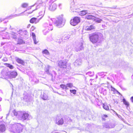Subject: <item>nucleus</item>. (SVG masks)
<instances>
[{"instance_id": "3", "label": "nucleus", "mask_w": 133, "mask_h": 133, "mask_svg": "<svg viewBox=\"0 0 133 133\" xmlns=\"http://www.w3.org/2000/svg\"><path fill=\"white\" fill-rule=\"evenodd\" d=\"M24 126L20 123H16L11 125L9 128L10 132L14 133H21L23 131Z\"/></svg>"}, {"instance_id": "52", "label": "nucleus", "mask_w": 133, "mask_h": 133, "mask_svg": "<svg viewBox=\"0 0 133 133\" xmlns=\"http://www.w3.org/2000/svg\"><path fill=\"white\" fill-rule=\"evenodd\" d=\"M32 12V11L31 12H28V14H30Z\"/></svg>"}, {"instance_id": "16", "label": "nucleus", "mask_w": 133, "mask_h": 133, "mask_svg": "<svg viewBox=\"0 0 133 133\" xmlns=\"http://www.w3.org/2000/svg\"><path fill=\"white\" fill-rule=\"evenodd\" d=\"M5 130V125L2 122H0V133L4 132Z\"/></svg>"}, {"instance_id": "11", "label": "nucleus", "mask_w": 133, "mask_h": 133, "mask_svg": "<svg viewBox=\"0 0 133 133\" xmlns=\"http://www.w3.org/2000/svg\"><path fill=\"white\" fill-rule=\"evenodd\" d=\"M42 18V17L39 18H37L35 17H32L30 19L29 22L31 23L36 24L39 23Z\"/></svg>"}, {"instance_id": "10", "label": "nucleus", "mask_w": 133, "mask_h": 133, "mask_svg": "<svg viewBox=\"0 0 133 133\" xmlns=\"http://www.w3.org/2000/svg\"><path fill=\"white\" fill-rule=\"evenodd\" d=\"M55 121L56 123L59 125H62L64 122L63 119L59 117H56Z\"/></svg>"}, {"instance_id": "28", "label": "nucleus", "mask_w": 133, "mask_h": 133, "mask_svg": "<svg viewBox=\"0 0 133 133\" xmlns=\"http://www.w3.org/2000/svg\"><path fill=\"white\" fill-rule=\"evenodd\" d=\"M94 21H95L96 22H97V23H101L102 21V19L98 18L94 19Z\"/></svg>"}, {"instance_id": "1", "label": "nucleus", "mask_w": 133, "mask_h": 133, "mask_svg": "<svg viewBox=\"0 0 133 133\" xmlns=\"http://www.w3.org/2000/svg\"><path fill=\"white\" fill-rule=\"evenodd\" d=\"M63 19V16H59L56 19L51 18L50 21L44 23L43 25V32L44 35H46L50 31H52L53 29L52 23L54 22L56 25L59 28L62 27L63 25L62 24Z\"/></svg>"}, {"instance_id": "5", "label": "nucleus", "mask_w": 133, "mask_h": 133, "mask_svg": "<svg viewBox=\"0 0 133 133\" xmlns=\"http://www.w3.org/2000/svg\"><path fill=\"white\" fill-rule=\"evenodd\" d=\"M17 33L19 34L20 40H21L20 42H24L22 40V39H26L28 37V32L26 30H19L17 31Z\"/></svg>"}, {"instance_id": "45", "label": "nucleus", "mask_w": 133, "mask_h": 133, "mask_svg": "<svg viewBox=\"0 0 133 133\" xmlns=\"http://www.w3.org/2000/svg\"><path fill=\"white\" fill-rule=\"evenodd\" d=\"M111 90L112 91H114L115 90V88H114V87H112V86L111 87Z\"/></svg>"}, {"instance_id": "53", "label": "nucleus", "mask_w": 133, "mask_h": 133, "mask_svg": "<svg viewBox=\"0 0 133 133\" xmlns=\"http://www.w3.org/2000/svg\"><path fill=\"white\" fill-rule=\"evenodd\" d=\"M113 111L114 112H115L116 113V115H117L118 116V114H117V113L116 112H115L114 111V110H113Z\"/></svg>"}, {"instance_id": "32", "label": "nucleus", "mask_w": 133, "mask_h": 133, "mask_svg": "<svg viewBox=\"0 0 133 133\" xmlns=\"http://www.w3.org/2000/svg\"><path fill=\"white\" fill-rule=\"evenodd\" d=\"M5 65L6 66L9 68L11 69H14V67L12 65L8 63H6Z\"/></svg>"}, {"instance_id": "34", "label": "nucleus", "mask_w": 133, "mask_h": 133, "mask_svg": "<svg viewBox=\"0 0 133 133\" xmlns=\"http://www.w3.org/2000/svg\"><path fill=\"white\" fill-rule=\"evenodd\" d=\"M70 35L68 34L64 35V39L65 40L67 41V40L69 39L70 38Z\"/></svg>"}, {"instance_id": "23", "label": "nucleus", "mask_w": 133, "mask_h": 133, "mask_svg": "<svg viewBox=\"0 0 133 133\" xmlns=\"http://www.w3.org/2000/svg\"><path fill=\"white\" fill-rule=\"evenodd\" d=\"M95 27L93 25H91L89 26H87L85 29L87 30H90L95 29Z\"/></svg>"}, {"instance_id": "57", "label": "nucleus", "mask_w": 133, "mask_h": 133, "mask_svg": "<svg viewBox=\"0 0 133 133\" xmlns=\"http://www.w3.org/2000/svg\"><path fill=\"white\" fill-rule=\"evenodd\" d=\"M10 28L11 29H12V28H11V26H10Z\"/></svg>"}, {"instance_id": "31", "label": "nucleus", "mask_w": 133, "mask_h": 133, "mask_svg": "<svg viewBox=\"0 0 133 133\" xmlns=\"http://www.w3.org/2000/svg\"><path fill=\"white\" fill-rule=\"evenodd\" d=\"M86 75H88L90 76H92L94 75V72H93L90 71L86 73Z\"/></svg>"}, {"instance_id": "17", "label": "nucleus", "mask_w": 133, "mask_h": 133, "mask_svg": "<svg viewBox=\"0 0 133 133\" xmlns=\"http://www.w3.org/2000/svg\"><path fill=\"white\" fill-rule=\"evenodd\" d=\"M41 9V10L39 12V14L40 16H42L41 17L42 18L44 15L45 9H46L45 5L44 6H43L42 8H40Z\"/></svg>"}, {"instance_id": "22", "label": "nucleus", "mask_w": 133, "mask_h": 133, "mask_svg": "<svg viewBox=\"0 0 133 133\" xmlns=\"http://www.w3.org/2000/svg\"><path fill=\"white\" fill-rule=\"evenodd\" d=\"M16 61L19 63L23 65H24V63L23 61L18 58H17L16 59Z\"/></svg>"}, {"instance_id": "35", "label": "nucleus", "mask_w": 133, "mask_h": 133, "mask_svg": "<svg viewBox=\"0 0 133 133\" xmlns=\"http://www.w3.org/2000/svg\"><path fill=\"white\" fill-rule=\"evenodd\" d=\"M28 5V4L27 3H24L21 4V6L23 8H26Z\"/></svg>"}, {"instance_id": "59", "label": "nucleus", "mask_w": 133, "mask_h": 133, "mask_svg": "<svg viewBox=\"0 0 133 133\" xmlns=\"http://www.w3.org/2000/svg\"><path fill=\"white\" fill-rule=\"evenodd\" d=\"M131 78H133V76H132Z\"/></svg>"}, {"instance_id": "44", "label": "nucleus", "mask_w": 133, "mask_h": 133, "mask_svg": "<svg viewBox=\"0 0 133 133\" xmlns=\"http://www.w3.org/2000/svg\"><path fill=\"white\" fill-rule=\"evenodd\" d=\"M98 75L100 76H101L103 74V72H100L98 73Z\"/></svg>"}, {"instance_id": "33", "label": "nucleus", "mask_w": 133, "mask_h": 133, "mask_svg": "<svg viewBox=\"0 0 133 133\" xmlns=\"http://www.w3.org/2000/svg\"><path fill=\"white\" fill-rule=\"evenodd\" d=\"M30 77L31 78H33L32 80L35 83H37L38 82V80H36V78L35 77V76L33 75L32 76H30Z\"/></svg>"}, {"instance_id": "12", "label": "nucleus", "mask_w": 133, "mask_h": 133, "mask_svg": "<svg viewBox=\"0 0 133 133\" xmlns=\"http://www.w3.org/2000/svg\"><path fill=\"white\" fill-rule=\"evenodd\" d=\"M41 97L43 100H46L48 99V96L47 95V91H45L43 92H42Z\"/></svg>"}, {"instance_id": "43", "label": "nucleus", "mask_w": 133, "mask_h": 133, "mask_svg": "<svg viewBox=\"0 0 133 133\" xmlns=\"http://www.w3.org/2000/svg\"><path fill=\"white\" fill-rule=\"evenodd\" d=\"M7 59L6 58H5L2 59V61H6Z\"/></svg>"}, {"instance_id": "47", "label": "nucleus", "mask_w": 133, "mask_h": 133, "mask_svg": "<svg viewBox=\"0 0 133 133\" xmlns=\"http://www.w3.org/2000/svg\"><path fill=\"white\" fill-rule=\"evenodd\" d=\"M30 26H31V25L30 24H28L27 26V28H29L30 27Z\"/></svg>"}, {"instance_id": "26", "label": "nucleus", "mask_w": 133, "mask_h": 133, "mask_svg": "<svg viewBox=\"0 0 133 133\" xmlns=\"http://www.w3.org/2000/svg\"><path fill=\"white\" fill-rule=\"evenodd\" d=\"M123 101L124 104L126 105L127 107L129 106V103L127 102L124 98L123 99Z\"/></svg>"}, {"instance_id": "19", "label": "nucleus", "mask_w": 133, "mask_h": 133, "mask_svg": "<svg viewBox=\"0 0 133 133\" xmlns=\"http://www.w3.org/2000/svg\"><path fill=\"white\" fill-rule=\"evenodd\" d=\"M14 35L12 34V37L15 39H18V40H20V38L19 37V34L17 32L16 33H13Z\"/></svg>"}, {"instance_id": "40", "label": "nucleus", "mask_w": 133, "mask_h": 133, "mask_svg": "<svg viewBox=\"0 0 133 133\" xmlns=\"http://www.w3.org/2000/svg\"><path fill=\"white\" fill-rule=\"evenodd\" d=\"M70 91L71 93H73L74 94H75L76 92V90L75 89L70 90Z\"/></svg>"}, {"instance_id": "37", "label": "nucleus", "mask_w": 133, "mask_h": 133, "mask_svg": "<svg viewBox=\"0 0 133 133\" xmlns=\"http://www.w3.org/2000/svg\"><path fill=\"white\" fill-rule=\"evenodd\" d=\"M61 87L63 89H68L66 85H65L62 84L61 85Z\"/></svg>"}, {"instance_id": "42", "label": "nucleus", "mask_w": 133, "mask_h": 133, "mask_svg": "<svg viewBox=\"0 0 133 133\" xmlns=\"http://www.w3.org/2000/svg\"><path fill=\"white\" fill-rule=\"evenodd\" d=\"M58 6L59 8L60 9H61L62 7V4L61 3H59L58 4Z\"/></svg>"}, {"instance_id": "50", "label": "nucleus", "mask_w": 133, "mask_h": 133, "mask_svg": "<svg viewBox=\"0 0 133 133\" xmlns=\"http://www.w3.org/2000/svg\"><path fill=\"white\" fill-rule=\"evenodd\" d=\"M104 117H107L108 116L107 115H104Z\"/></svg>"}, {"instance_id": "58", "label": "nucleus", "mask_w": 133, "mask_h": 133, "mask_svg": "<svg viewBox=\"0 0 133 133\" xmlns=\"http://www.w3.org/2000/svg\"><path fill=\"white\" fill-rule=\"evenodd\" d=\"M97 78V75L96 76V78Z\"/></svg>"}, {"instance_id": "29", "label": "nucleus", "mask_w": 133, "mask_h": 133, "mask_svg": "<svg viewBox=\"0 0 133 133\" xmlns=\"http://www.w3.org/2000/svg\"><path fill=\"white\" fill-rule=\"evenodd\" d=\"M42 53L43 54H45V55H48L49 54V52L46 49L43 50L42 52Z\"/></svg>"}, {"instance_id": "51", "label": "nucleus", "mask_w": 133, "mask_h": 133, "mask_svg": "<svg viewBox=\"0 0 133 133\" xmlns=\"http://www.w3.org/2000/svg\"><path fill=\"white\" fill-rule=\"evenodd\" d=\"M92 43L93 44H96V43L97 42H92Z\"/></svg>"}, {"instance_id": "24", "label": "nucleus", "mask_w": 133, "mask_h": 133, "mask_svg": "<svg viewBox=\"0 0 133 133\" xmlns=\"http://www.w3.org/2000/svg\"><path fill=\"white\" fill-rule=\"evenodd\" d=\"M94 16L91 15H88L86 17V18L88 19H92L94 20Z\"/></svg>"}, {"instance_id": "9", "label": "nucleus", "mask_w": 133, "mask_h": 133, "mask_svg": "<svg viewBox=\"0 0 133 133\" xmlns=\"http://www.w3.org/2000/svg\"><path fill=\"white\" fill-rule=\"evenodd\" d=\"M37 4V6H36V9H38L39 8H42L43 6H44L45 5H46V4H45V3H44L43 2V1L41 0H38L37 2L36 3L30 6V9H31L32 7L34 6L36 4Z\"/></svg>"}, {"instance_id": "2", "label": "nucleus", "mask_w": 133, "mask_h": 133, "mask_svg": "<svg viewBox=\"0 0 133 133\" xmlns=\"http://www.w3.org/2000/svg\"><path fill=\"white\" fill-rule=\"evenodd\" d=\"M12 112L14 116L19 120L22 121L29 120L32 118L28 113L24 111H17L15 110H14Z\"/></svg>"}, {"instance_id": "56", "label": "nucleus", "mask_w": 133, "mask_h": 133, "mask_svg": "<svg viewBox=\"0 0 133 133\" xmlns=\"http://www.w3.org/2000/svg\"><path fill=\"white\" fill-rule=\"evenodd\" d=\"M9 115V113H8V114H7V116H8ZM7 117H6V118H7Z\"/></svg>"}, {"instance_id": "15", "label": "nucleus", "mask_w": 133, "mask_h": 133, "mask_svg": "<svg viewBox=\"0 0 133 133\" xmlns=\"http://www.w3.org/2000/svg\"><path fill=\"white\" fill-rule=\"evenodd\" d=\"M83 44L82 43H80L76 47L75 51L77 52L82 50L83 49Z\"/></svg>"}, {"instance_id": "7", "label": "nucleus", "mask_w": 133, "mask_h": 133, "mask_svg": "<svg viewBox=\"0 0 133 133\" xmlns=\"http://www.w3.org/2000/svg\"><path fill=\"white\" fill-rule=\"evenodd\" d=\"M70 10L71 12H76L79 8L78 5L76 3H75L74 1L72 2L70 7Z\"/></svg>"}, {"instance_id": "6", "label": "nucleus", "mask_w": 133, "mask_h": 133, "mask_svg": "<svg viewBox=\"0 0 133 133\" xmlns=\"http://www.w3.org/2000/svg\"><path fill=\"white\" fill-rule=\"evenodd\" d=\"M101 34L98 33H95L90 35L89 38L91 42H97L99 36Z\"/></svg>"}, {"instance_id": "61", "label": "nucleus", "mask_w": 133, "mask_h": 133, "mask_svg": "<svg viewBox=\"0 0 133 133\" xmlns=\"http://www.w3.org/2000/svg\"><path fill=\"white\" fill-rule=\"evenodd\" d=\"M4 23H6L7 22H5Z\"/></svg>"}, {"instance_id": "41", "label": "nucleus", "mask_w": 133, "mask_h": 133, "mask_svg": "<svg viewBox=\"0 0 133 133\" xmlns=\"http://www.w3.org/2000/svg\"><path fill=\"white\" fill-rule=\"evenodd\" d=\"M36 28L34 26H32L30 28V30L32 31L34 30Z\"/></svg>"}, {"instance_id": "27", "label": "nucleus", "mask_w": 133, "mask_h": 133, "mask_svg": "<svg viewBox=\"0 0 133 133\" xmlns=\"http://www.w3.org/2000/svg\"><path fill=\"white\" fill-rule=\"evenodd\" d=\"M103 108L106 110H108L109 109V107L106 104H103Z\"/></svg>"}, {"instance_id": "64", "label": "nucleus", "mask_w": 133, "mask_h": 133, "mask_svg": "<svg viewBox=\"0 0 133 133\" xmlns=\"http://www.w3.org/2000/svg\"><path fill=\"white\" fill-rule=\"evenodd\" d=\"M53 72H55V71H53Z\"/></svg>"}, {"instance_id": "38", "label": "nucleus", "mask_w": 133, "mask_h": 133, "mask_svg": "<svg viewBox=\"0 0 133 133\" xmlns=\"http://www.w3.org/2000/svg\"><path fill=\"white\" fill-rule=\"evenodd\" d=\"M67 87H68L71 88H72V87H73V85L72 83H69L66 84Z\"/></svg>"}, {"instance_id": "21", "label": "nucleus", "mask_w": 133, "mask_h": 133, "mask_svg": "<svg viewBox=\"0 0 133 133\" xmlns=\"http://www.w3.org/2000/svg\"><path fill=\"white\" fill-rule=\"evenodd\" d=\"M23 98L26 101H27L29 100V97L28 94L26 93H24L23 95Z\"/></svg>"}, {"instance_id": "49", "label": "nucleus", "mask_w": 133, "mask_h": 133, "mask_svg": "<svg viewBox=\"0 0 133 133\" xmlns=\"http://www.w3.org/2000/svg\"><path fill=\"white\" fill-rule=\"evenodd\" d=\"M102 27L104 28L105 27V25H102Z\"/></svg>"}, {"instance_id": "18", "label": "nucleus", "mask_w": 133, "mask_h": 133, "mask_svg": "<svg viewBox=\"0 0 133 133\" xmlns=\"http://www.w3.org/2000/svg\"><path fill=\"white\" fill-rule=\"evenodd\" d=\"M82 60L80 58H78L76 59L74 63V65L76 66L81 65L82 63Z\"/></svg>"}, {"instance_id": "54", "label": "nucleus", "mask_w": 133, "mask_h": 133, "mask_svg": "<svg viewBox=\"0 0 133 133\" xmlns=\"http://www.w3.org/2000/svg\"><path fill=\"white\" fill-rule=\"evenodd\" d=\"M34 42V43L35 44H36L37 43V42Z\"/></svg>"}, {"instance_id": "13", "label": "nucleus", "mask_w": 133, "mask_h": 133, "mask_svg": "<svg viewBox=\"0 0 133 133\" xmlns=\"http://www.w3.org/2000/svg\"><path fill=\"white\" fill-rule=\"evenodd\" d=\"M66 61H59L58 63V66L61 68H65L66 67Z\"/></svg>"}, {"instance_id": "46", "label": "nucleus", "mask_w": 133, "mask_h": 133, "mask_svg": "<svg viewBox=\"0 0 133 133\" xmlns=\"http://www.w3.org/2000/svg\"><path fill=\"white\" fill-rule=\"evenodd\" d=\"M130 99L131 101V102L133 103V96L131 97L130 98Z\"/></svg>"}, {"instance_id": "62", "label": "nucleus", "mask_w": 133, "mask_h": 133, "mask_svg": "<svg viewBox=\"0 0 133 133\" xmlns=\"http://www.w3.org/2000/svg\"><path fill=\"white\" fill-rule=\"evenodd\" d=\"M90 84L91 85H92V84L91 83H90Z\"/></svg>"}, {"instance_id": "63", "label": "nucleus", "mask_w": 133, "mask_h": 133, "mask_svg": "<svg viewBox=\"0 0 133 133\" xmlns=\"http://www.w3.org/2000/svg\"><path fill=\"white\" fill-rule=\"evenodd\" d=\"M18 44H21V43H18Z\"/></svg>"}, {"instance_id": "39", "label": "nucleus", "mask_w": 133, "mask_h": 133, "mask_svg": "<svg viewBox=\"0 0 133 133\" xmlns=\"http://www.w3.org/2000/svg\"><path fill=\"white\" fill-rule=\"evenodd\" d=\"M27 10H25V11H24L22 12L21 13H20V14H16V15H15V17H16V16H22L23 15V13L24 12H25V11H26Z\"/></svg>"}, {"instance_id": "36", "label": "nucleus", "mask_w": 133, "mask_h": 133, "mask_svg": "<svg viewBox=\"0 0 133 133\" xmlns=\"http://www.w3.org/2000/svg\"><path fill=\"white\" fill-rule=\"evenodd\" d=\"M103 126L104 127L106 128H111V127H110L108 124L107 123H104L103 124Z\"/></svg>"}, {"instance_id": "30", "label": "nucleus", "mask_w": 133, "mask_h": 133, "mask_svg": "<svg viewBox=\"0 0 133 133\" xmlns=\"http://www.w3.org/2000/svg\"><path fill=\"white\" fill-rule=\"evenodd\" d=\"M31 35L34 42H36V36L34 33L33 32H31Z\"/></svg>"}, {"instance_id": "25", "label": "nucleus", "mask_w": 133, "mask_h": 133, "mask_svg": "<svg viewBox=\"0 0 133 133\" xmlns=\"http://www.w3.org/2000/svg\"><path fill=\"white\" fill-rule=\"evenodd\" d=\"M87 13V11L86 10L80 12L79 14L81 16L84 15Z\"/></svg>"}, {"instance_id": "20", "label": "nucleus", "mask_w": 133, "mask_h": 133, "mask_svg": "<svg viewBox=\"0 0 133 133\" xmlns=\"http://www.w3.org/2000/svg\"><path fill=\"white\" fill-rule=\"evenodd\" d=\"M52 67L51 66L48 65L46 66L45 68V71L47 74H50L49 71V70L50 69H52Z\"/></svg>"}, {"instance_id": "14", "label": "nucleus", "mask_w": 133, "mask_h": 133, "mask_svg": "<svg viewBox=\"0 0 133 133\" xmlns=\"http://www.w3.org/2000/svg\"><path fill=\"white\" fill-rule=\"evenodd\" d=\"M9 74L8 73V77L10 78H15L17 75V72L15 71H12L10 73H9Z\"/></svg>"}, {"instance_id": "8", "label": "nucleus", "mask_w": 133, "mask_h": 133, "mask_svg": "<svg viewBox=\"0 0 133 133\" xmlns=\"http://www.w3.org/2000/svg\"><path fill=\"white\" fill-rule=\"evenodd\" d=\"M80 21L79 17H75L73 19H71L70 21V23L72 25L75 26L77 25Z\"/></svg>"}, {"instance_id": "48", "label": "nucleus", "mask_w": 133, "mask_h": 133, "mask_svg": "<svg viewBox=\"0 0 133 133\" xmlns=\"http://www.w3.org/2000/svg\"><path fill=\"white\" fill-rule=\"evenodd\" d=\"M2 53H0V58H1L2 56Z\"/></svg>"}, {"instance_id": "4", "label": "nucleus", "mask_w": 133, "mask_h": 133, "mask_svg": "<svg viewBox=\"0 0 133 133\" xmlns=\"http://www.w3.org/2000/svg\"><path fill=\"white\" fill-rule=\"evenodd\" d=\"M45 4H48L49 5V9L51 11L55 10L57 7L56 3L53 2L52 0H46L45 2Z\"/></svg>"}, {"instance_id": "60", "label": "nucleus", "mask_w": 133, "mask_h": 133, "mask_svg": "<svg viewBox=\"0 0 133 133\" xmlns=\"http://www.w3.org/2000/svg\"><path fill=\"white\" fill-rule=\"evenodd\" d=\"M93 80V79H90V80H91V81H92V80Z\"/></svg>"}, {"instance_id": "55", "label": "nucleus", "mask_w": 133, "mask_h": 133, "mask_svg": "<svg viewBox=\"0 0 133 133\" xmlns=\"http://www.w3.org/2000/svg\"><path fill=\"white\" fill-rule=\"evenodd\" d=\"M56 93H57L58 94H59V95H61V94H60L58 92H56Z\"/></svg>"}]
</instances>
